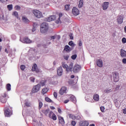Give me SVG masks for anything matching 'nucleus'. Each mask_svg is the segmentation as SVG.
<instances>
[{"label": "nucleus", "mask_w": 126, "mask_h": 126, "mask_svg": "<svg viewBox=\"0 0 126 126\" xmlns=\"http://www.w3.org/2000/svg\"><path fill=\"white\" fill-rule=\"evenodd\" d=\"M69 37L71 40H73V36H72V34H69Z\"/></svg>", "instance_id": "603ef678"}, {"label": "nucleus", "mask_w": 126, "mask_h": 126, "mask_svg": "<svg viewBox=\"0 0 126 126\" xmlns=\"http://www.w3.org/2000/svg\"><path fill=\"white\" fill-rule=\"evenodd\" d=\"M32 71H36V72H39L40 71L37 66V64L34 63L32 68Z\"/></svg>", "instance_id": "4468645a"}, {"label": "nucleus", "mask_w": 126, "mask_h": 126, "mask_svg": "<svg viewBox=\"0 0 126 126\" xmlns=\"http://www.w3.org/2000/svg\"><path fill=\"white\" fill-rule=\"evenodd\" d=\"M78 45L79 46V47H81V46H82V41H81V40H80L79 41Z\"/></svg>", "instance_id": "8fccbe9b"}, {"label": "nucleus", "mask_w": 126, "mask_h": 126, "mask_svg": "<svg viewBox=\"0 0 126 126\" xmlns=\"http://www.w3.org/2000/svg\"><path fill=\"white\" fill-rule=\"evenodd\" d=\"M5 117H10L12 115V109L6 108L4 110Z\"/></svg>", "instance_id": "39448f33"}, {"label": "nucleus", "mask_w": 126, "mask_h": 126, "mask_svg": "<svg viewBox=\"0 0 126 126\" xmlns=\"http://www.w3.org/2000/svg\"><path fill=\"white\" fill-rule=\"evenodd\" d=\"M93 99L96 102H98V101H99V94H94L93 96Z\"/></svg>", "instance_id": "4be33fe9"}, {"label": "nucleus", "mask_w": 126, "mask_h": 126, "mask_svg": "<svg viewBox=\"0 0 126 126\" xmlns=\"http://www.w3.org/2000/svg\"><path fill=\"white\" fill-rule=\"evenodd\" d=\"M49 29V25L47 23H42L40 25V32L46 33Z\"/></svg>", "instance_id": "f257e3e1"}, {"label": "nucleus", "mask_w": 126, "mask_h": 126, "mask_svg": "<svg viewBox=\"0 0 126 126\" xmlns=\"http://www.w3.org/2000/svg\"><path fill=\"white\" fill-rule=\"evenodd\" d=\"M79 126H89V122L86 121H80L79 123Z\"/></svg>", "instance_id": "ddd939ff"}, {"label": "nucleus", "mask_w": 126, "mask_h": 126, "mask_svg": "<svg viewBox=\"0 0 126 126\" xmlns=\"http://www.w3.org/2000/svg\"><path fill=\"white\" fill-rule=\"evenodd\" d=\"M63 66L64 68L66 69L67 72H71L73 69V63H69V66L66 64H63Z\"/></svg>", "instance_id": "f03ea898"}, {"label": "nucleus", "mask_w": 126, "mask_h": 126, "mask_svg": "<svg viewBox=\"0 0 126 126\" xmlns=\"http://www.w3.org/2000/svg\"><path fill=\"white\" fill-rule=\"evenodd\" d=\"M71 125L72 126H75L76 125V122H75V121H72L71 122Z\"/></svg>", "instance_id": "79ce46f5"}, {"label": "nucleus", "mask_w": 126, "mask_h": 126, "mask_svg": "<svg viewBox=\"0 0 126 126\" xmlns=\"http://www.w3.org/2000/svg\"><path fill=\"white\" fill-rule=\"evenodd\" d=\"M72 13L75 16H77L79 14V10L76 7H73L72 9Z\"/></svg>", "instance_id": "6e6552de"}, {"label": "nucleus", "mask_w": 126, "mask_h": 126, "mask_svg": "<svg viewBox=\"0 0 126 126\" xmlns=\"http://www.w3.org/2000/svg\"><path fill=\"white\" fill-rule=\"evenodd\" d=\"M96 65L99 66V67H102L103 66V61H102V60L98 59L96 60Z\"/></svg>", "instance_id": "f3484780"}, {"label": "nucleus", "mask_w": 126, "mask_h": 126, "mask_svg": "<svg viewBox=\"0 0 126 126\" xmlns=\"http://www.w3.org/2000/svg\"><path fill=\"white\" fill-rule=\"evenodd\" d=\"M15 8L16 9V10H19L20 9V7L18 5H16L15 6Z\"/></svg>", "instance_id": "09e8293b"}, {"label": "nucleus", "mask_w": 126, "mask_h": 126, "mask_svg": "<svg viewBox=\"0 0 126 126\" xmlns=\"http://www.w3.org/2000/svg\"><path fill=\"white\" fill-rule=\"evenodd\" d=\"M22 19H23V22H24L25 23H29V20H28V19L27 18H26V17H25V16L22 17Z\"/></svg>", "instance_id": "393cba45"}, {"label": "nucleus", "mask_w": 126, "mask_h": 126, "mask_svg": "<svg viewBox=\"0 0 126 126\" xmlns=\"http://www.w3.org/2000/svg\"><path fill=\"white\" fill-rule=\"evenodd\" d=\"M58 118L59 121V124H60V125H61L62 126H63V125H64L65 124L64 119H63V117L61 116H58Z\"/></svg>", "instance_id": "9b49d317"}, {"label": "nucleus", "mask_w": 126, "mask_h": 126, "mask_svg": "<svg viewBox=\"0 0 126 126\" xmlns=\"http://www.w3.org/2000/svg\"><path fill=\"white\" fill-rule=\"evenodd\" d=\"M82 6H83V0H80L78 4V7L79 8H81Z\"/></svg>", "instance_id": "cd10ccee"}, {"label": "nucleus", "mask_w": 126, "mask_h": 126, "mask_svg": "<svg viewBox=\"0 0 126 126\" xmlns=\"http://www.w3.org/2000/svg\"><path fill=\"white\" fill-rule=\"evenodd\" d=\"M63 16V14L62 13H59V20H61V17Z\"/></svg>", "instance_id": "5fc2aeb1"}, {"label": "nucleus", "mask_w": 126, "mask_h": 126, "mask_svg": "<svg viewBox=\"0 0 126 126\" xmlns=\"http://www.w3.org/2000/svg\"><path fill=\"white\" fill-rule=\"evenodd\" d=\"M40 89H41V84H38L35 86H33L32 90V93H37V92H39V91H40Z\"/></svg>", "instance_id": "7ed1b4c3"}, {"label": "nucleus", "mask_w": 126, "mask_h": 126, "mask_svg": "<svg viewBox=\"0 0 126 126\" xmlns=\"http://www.w3.org/2000/svg\"><path fill=\"white\" fill-rule=\"evenodd\" d=\"M50 112V109H42L41 110V112L45 115L46 117L48 116V114H49Z\"/></svg>", "instance_id": "6ab92c4d"}, {"label": "nucleus", "mask_w": 126, "mask_h": 126, "mask_svg": "<svg viewBox=\"0 0 126 126\" xmlns=\"http://www.w3.org/2000/svg\"><path fill=\"white\" fill-rule=\"evenodd\" d=\"M0 2H6L7 0H0Z\"/></svg>", "instance_id": "bf43d9fd"}, {"label": "nucleus", "mask_w": 126, "mask_h": 126, "mask_svg": "<svg viewBox=\"0 0 126 126\" xmlns=\"http://www.w3.org/2000/svg\"><path fill=\"white\" fill-rule=\"evenodd\" d=\"M54 96L55 97V99H57L58 98V93L57 92H55L53 93Z\"/></svg>", "instance_id": "c03bdc74"}, {"label": "nucleus", "mask_w": 126, "mask_h": 126, "mask_svg": "<svg viewBox=\"0 0 126 126\" xmlns=\"http://www.w3.org/2000/svg\"><path fill=\"white\" fill-rule=\"evenodd\" d=\"M71 78H74V75H72L71 76Z\"/></svg>", "instance_id": "338daca9"}, {"label": "nucleus", "mask_w": 126, "mask_h": 126, "mask_svg": "<svg viewBox=\"0 0 126 126\" xmlns=\"http://www.w3.org/2000/svg\"><path fill=\"white\" fill-rule=\"evenodd\" d=\"M54 112H53V111H49V112L48 113V117L49 118H50V119H51L52 118V116H53L54 115Z\"/></svg>", "instance_id": "c9c22d12"}, {"label": "nucleus", "mask_w": 126, "mask_h": 126, "mask_svg": "<svg viewBox=\"0 0 126 126\" xmlns=\"http://www.w3.org/2000/svg\"><path fill=\"white\" fill-rule=\"evenodd\" d=\"M49 89H48V88H43L41 91V93L43 94V95H45V94H46V93H47Z\"/></svg>", "instance_id": "b1692460"}, {"label": "nucleus", "mask_w": 126, "mask_h": 126, "mask_svg": "<svg viewBox=\"0 0 126 126\" xmlns=\"http://www.w3.org/2000/svg\"><path fill=\"white\" fill-rule=\"evenodd\" d=\"M64 59L66 60V61H68V59L69 58V56L68 55H66V56H63Z\"/></svg>", "instance_id": "a18cd8bd"}, {"label": "nucleus", "mask_w": 126, "mask_h": 126, "mask_svg": "<svg viewBox=\"0 0 126 126\" xmlns=\"http://www.w3.org/2000/svg\"><path fill=\"white\" fill-rule=\"evenodd\" d=\"M7 96V94L6 93H4L3 95H2L1 97H3V98H5Z\"/></svg>", "instance_id": "864d4df0"}, {"label": "nucleus", "mask_w": 126, "mask_h": 126, "mask_svg": "<svg viewBox=\"0 0 126 126\" xmlns=\"http://www.w3.org/2000/svg\"><path fill=\"white\" fill-rule=\"evenodd\" d=\"M120 56L121 58H126V51L123 49H121Z\"/></svg>", "instance_id": "dca6fc26"}, {"label": "nucleus", "mask_w": 126, "mask_h": 126, "mask_svg": "<svg viewBox=\"0 0 126 126\" xmlns=\"http://www.w3.org/2000/svg\"><path fill=\"white\" fill-rule=\"evenodd\" d=\"M33 14L37 18H42L43 17V14L41 11L38 10H33L32 11Z\"/></svg>", "instance_id": "20e7f679"}, {"label": "nucleus", "mask_w": 126, "mask_h": 126, "mask_svg": "<svg viewBox=\"0 0 126 126\" xmlns=\"http://www.w3.org/2000/svg\"><path fill=\"white\" fill-rule=\"evenodd\" d=\"M114 82H118L119 81V76H118L117 73L115 72L114 75L113 76Z\"/></svg>", "instance_id": "aec40b11"}, {"label": "nucleus", "mask_w": 126, "mask_h": 126, "mask_svg": "<svg viewBox=\"0 0 126 126\" xmlns=\"http://www.w3.org/2000/svg\"><path fill=\"white\" fill-rule=\"evenodd\" d=\"M46 82H47V80H45L43 82H40V84H41V86H45V83H46Z\"/></svg>", "instance_id": "ea45409f"}, {"label": "nucleus", "mask_w": 126, "mask_h": 126, "mask_svg": "<svg viewBox=\"0 0 126 126\" xmlns=\"http://www.w3.org/2000/svg\"><path fill=\"white\" fill-rule=\"evenodd\" d=\"M56 39V36H51V40H55Z\"/></svg>", "instance_id": "052dcab7"}, {"label": "nucleus", "mask_w": 126, "mask_h": 126, "mask_svg": "<svg viewBox=\"0 0 126 126\" xmlns=\"http://www.w3.org/2000/svg\"><path fill=\"white\" fill-rule=\"evenodd\" d=\"M51 109L52 110H55V107H54V106H51Z\"/></svg>", "instance_id": "0e129e2a"}, {"label": "nucleus", "mask_w": 126, "mask_h": 126, "mask_svg": "<svg viewBox=\"0 0 126 126\" xmlns=\"http://www.w3.org/2000/svg\"><path fill=\"white\" fill-rule=\"evenodd\" d=\"M0 101L3 103H6V98H5V97L1 96L0 98Z\"/></svg>", "instance_id": "bb28decb"}, {"label": "nucleus", "mask_w": 126, "mask_h": 126, "mask_svg": "<svg viewBox=\"0 0 126 126\" xmlns=\"http://www.w3.org/2000/svg\"><path fill=\"white\" fill-rule=\"evenodd\" d=\"M23 43H26V44H30V43H32V41L28 38L27 37H25L23 38Z\"/></svg>", "instance_id": "a211bd4d"}, {"label": "nucleus", "mask_w": 126, "mask_h": 126, "mask_svg": "<svg viewBox=\"0 0 126 126\" xmlns=\"http://www.w3.org/2000/svg\"><path fill=\"white\" fill-rule=\"evenodd\" d=\"M81 69V66L78 65V64H76L74 65L73 71L74 73H77V72H79L80 71V70Z\"/></svg>", "instance_id": "423d86ee"}, {"label": "nucleus", "mask_w": 126, "mask_h": 126, "mask_svg": "<svg viewBox=\"0 0 126 126\" xmlns=\"http://www.w3.org/2000/svg\"><path fill=\"white\" fill-rule=\"evenodd\" d=\"M117 20L118 24H122L124 22V15H120L118 16Z\"/></svg>", "instance_id": "1a4fd4ad"}, {"label": "nucleus", "mask_w": 126, "mask_h": 126, "mask_svg": "<svg viewBox=\"0 0 126 126\" xmlns=\"http://www.w3.org/2000/svg\"><path fill=\"white\" fill-rule=\"evenodd\" d=\"M123 113L126 114V108L123 109Z\"/></svg>", "instance_id": "680f3d73"}, {"label": "nucleus", "mask_w": 126, "mask_h": 126, "mask_svg": "<svg viewBox=\"0 0 126 126\" xmlns=\"http://www.w3.org/2000/svg\"><path fill=\"white\" fill-rule=\"evenodd\" d=\"M42 107H43V102L38 100V109L41 110Z\"/></svg>", "instance_id": "c756f323"}, {"label": "nucleus", "mask_w": 126, "mask_h": 126, "mask_svg": "<svg viewBox=\"0 0 126 126\" xmlns=\"http://www.w3.org/2000/svg\"><path fill=\"white\" fill-rule=\"evenodd\" d=\"M124 30H125V33H126V26L125 27Z\"/></svg>", "instance_id": "774afa93"}, {"label": "nucleus", "mask_w": 126, "mask_h": 126, "mask_svg": "<svg viewBox=\"0 0 126 126\" xmlns=\"http://www.w3.org/2000/svg\"><path fill=\"white\" fill-rule=\"evenodd\" d=\"M109 4H110V3L109 2L105 1L103 2L101 5L102 9L103 10H107V9H108V7H109Z\"/></svg>", "instance_id": "9d476101"}, {"label": "nucleus", "mask_w": 126, "mask_h": 126, "mask_svg": "<svg viewBox=\"0 0 126 126\" xmlns=\"http://www.w3.org/2000/svg\"><path fill=\"white\" fill-rule=\"evenodd\" d=\"M45 100L46 101V102H48V103H52V102H53V101H52L51 100V99L48 97H46L45 98Z\"/></svg>", "instance_id": "72a5a7b5"}, {"label": "nucleus", "mask_w": 126, "mask_h": 126, "mask_svg": "<svg viewBox=\"0 0 126 126\" xmlns=\"http://www.w3.org/2000/svg\"><path fill=\"white\" fill-rule=\"evenodd\" d=\"M68 102H69V100L66 99V100H64V104H67V103H68Z\"/></svg>", "instance_id": "13d9d810"}, {"label": "nucleus", "mask_w": 126, "mask_h": 126, "mask_svg": "<svg viewBox=\"0 0 126 126\" xmlns=\"http://www.w3.org/2000/svg\"><path fill=\"white\" fill-rule=\"evenodd\" d=\"M7 7L9 11H10L11 10H12V8H13L12 4L8 5L7 6Z\"/></svg>", "instance_id": "f704fd0d"}, {"label": "nucleus", "mask_w": 126, "mask_h": 126, "mask_svg": "<svg viewBox=\"0 0 126 126\" xmlns=\"http://www.w3.org/2000/svg\"><path fill=\"white\" fill-rule=\"evenodd\" d=\"M12 15H14V16H15V17H16V18L17 19L19 18L18 12H17V11H14L12 13Z\"/></svg>", "instance_id": "473e14b6"}, {"label": "nucleus", "mask_w": 126, "mask_h": 126, "mask_svg": "<svg viewBox=\"0 0 126 126\" xmlns=\"http://www.w3.org/2000/svg\"><path fill=\"white\" fill-rule=\"evenodd\" d=\"M76 58H77V55L76 54H74L71 56L72 60H75Z\"/></svg>", "instance_id": "58836bf2"}, {"label": "nucleus", "mask_w": 126, "mask_h": 126, "mask_svg": "<svg viewBox=\"0 0 126 126\" xmlns=\"http://www.w3.org/2000/svg\"><path fill=\"white\" fill-rule=\"evenodd\" d=\"M58 113H59V114H62V109H61V108H58Z\"/></svg>", "instance_id": "6e6d98bb"}, {"label": "nucleus", "mask_w": 126, "mask_h": 126, "mask_svg": "<svg viewBox=\"0 0 126 126\" xmlns=\"http://www.w3.org/2000/svg\"><path fill=\"white\" fill-rule=\"evenodd\" d=\"M69 99L73 103H76V98H75L74 95H71Z\"/></svg>", "instance_id": "5701e85b"}, {"label": "nucleus", "mask_w": 126, "mask_h": 126, "mask_svg": "<svg viewBox=\"0 0 126 126\" xmlns=\"http://www.w3.org/2000/svg\"><path fill=\"white\" fill-rule=\"evenodd\" d=\"M57 74L59 76L63 75V67L60 66L57 69Z\"/></svg>", "instance_id": "2eb2a0df"}, {"label": "nucleus", "mask_w": 126, "mask_h": 126, "mask_svg": "<svg viewBox=\"0 0 126 126\" xmlns=\"http://www.w3.org/2000/svg\"><path fill=\"white\" fill-rule=\"evenodd\" d=\"M36 31V29L35 28H32V32H34V31Z\"/></svg>", "instance_id": "e2e57ef3"}, {"label": "nucleus", "mask_w": 126, "mask_h": 126, "mask_svg": "<svg viewBox=\"0 0 126 126\" xmlns=\"http://www.w3.org/2000/svg\"><path fill=\"white\" fill-rule=\"evenodd\" d=\"M122 42L123 44H126V37H123L122 39Z\"/></svg>", "instance_id": "a19ab883"}, {"label": "nucleus", "mask_w": 126, "mask_h": 126, "mask_svg": "<svg viewBox=\"0 0 126 126\" xmlns=\"http://www.w3.org/2000/svg\"><path fill=\"white\" fill-rule=\"evenodd\" d=\"M26 106H27V107H30V103H29V102H26Z\"/></svg>", "instance_id": "4d7b16f0"}, {"label": "nucleus", "mask_w": 126, "mask_h": 126, "mask_svg": "<svg viewBox=\"0 0 126 126\" xmlns=\"http://www.w3.org/2000/svg\"><path fill=\"white\" fill-rule=\"evenodd\" d=\"M112 91H113V90H112L111 89H107L104 91V93L108 94V93H110V92H112Z\"/></svg>", "instance_id": "7c9ffc66"}, {"label": "nucleus", "mask_w": 126, "mask_h": 126, "mask_svg": "<svg viewBox=\"0 0 126 126\" xmlns=\"http://www.w3.org/2000/svg\"><path fill=\"white\" fill-rule=\"evenodd\" d=\"M44 20L45 21H48V22L54 21V20H56V16L54 15H51L47 18H45Z\"/></svg>", "instance_id": "0eeeda50"}, {"label": "nucleus", "mask_w": 126, "mask_h": 126, "mask_svg": "<svg viewBox=\"0 0 126 126\" xmlns=\"http://www.w3.org/2000/svg\"><path fill=\"white\" fill-rule=\"evenodd\" d=\"M51 119H52L53 121H57V115L54 113L53 116H52V118Z\"/></svg>", "instance_id": "e433bc0d"}, {"label": "nucleus", "mask_w": 126, "mask_h": 126, "mask_svg": "<svg viewBox=\"0 0 126 126\" xmlns=\"http://www.w3.org/2000/svg\"><path fill=\"white\" fill-rule=\"evenodd\" d=\"M31 79V81H32V82H35V78L32 77L30 78Z\"/></svg>", "instance_id": "de8ad7c7"}, {"label": "nucleus", "mask_w": 126, "mask_h": 126, "mask_svg": "<svg viewBox=\"0 0 126 126\" xmlns=\"http://www.w3.org/2000/svg\"><path fill=\"white\" fill-rule=\"evenodd\" d=\"M100 110L101 111V112L102 113H103V112H105V107L104 106H101L100 107Z\"/></svg>", "instance_id": "37998d69"}, {"label": "nucleus", "mask_w": 126, "mask_h": 126, "mask_svg": "<svg viewBox=\"0 0 126 126\" xmlns=\"http://www.w3.org/2000/svg\"><path fill=\"white\" fill-rule=\"evenodd\" d=\"M63 51H65V52H67V53H69V52L71 51V48H70L69 46L65 45L63 49Z\"/></svg>", "instance_id": "412c9836"}, {"label": "nucleus", "mask_w": 126, "mask_h": 126, "mask_svg": "<svg viewBox=\"0 0 126 126\" xmlns=\"http://www.w3.org/2000/svg\"><path fill=\"white\" fill-rule=\"evenodd\" d=\"M25 66H24V65H21L20 66V68L22 70H24V69H25Z\"/></svg>", "instance_id": "49530a36"}, {"label": "nucleus", "mask_w": 126, "mask_h": 126, "mask_svg": "<svg viewBox=\"0 0 126 126\" xmlns=\"http://www.w3.org/2000/svg\"><path fill=\"white\" fill-rule=\"evenodd\" d=\"M68 117L70 119H72V120H76V116H74L73 114H69Z\"/></svg>", "instance_id": "a878e982"}, {"label": "nucleus", "mask_w": 126, "mask_h": 126, "mask_svg": "<svg viewBox=\"0 0 126 126\" xmlns=\"http://www.w3.org/2000/svg\"><path fill=\"white\" fill-rule=\"evenodd\" d=\"M69 6H70V5H69V4H66L64 6V9H65V10H66V11H68V10H69Z\"/></svg>", "instance_id": "2f4dec72"}, {"label": "nucleus", "mask_w": 126, "mask_h": 126, "mask_svg": "<svg viewBox=\"0 0 126 126\" xmlns=\"http://www.w3.org/2000/svg\"><path fill=\"white\" fill-rule=\"evenodd\" d=\"M66 87H62V88L59 91V94L60 95H63L64 93H66Z\"/></svg>", "instance_id": "f8f14e48"}, {"label": "nucleus", "mask_w": 126, "mask_h": 126, "mask_svg": "<svg viewBox=\"0 0 126 126\" xmlns=\"http://www.w3.org/2000/svg\"><path fill=\"white\" fill-rule=\"evenodd\" d=\"M6 89L7 91H10L11 90V85L10 84H7L6 86Z\"/></svg>", "instance_id": "c85d7f7f"}, {"label": "nucleus", "mask_w": 126, "mask_h": 126, "mask_svg": "<svg viewBox=\"0 0 126 126\" xmlns=\"http://www.w3.org/2000/svg\"><path fill=\"white\" fill-rule=\"evenodd\" d=\"M122 63H124L125 64H126V58H124L122 60Z\"/></svg>", "instance_id": "3c124183"}, {"label": "nucleus", "mask_w": 126, "mask_h": 126, "mask_svg": "<svg viewBox=\"0 0 126 126\" xmlns=\"http://www.w3.org/2000/svg\"><path fill=\"white\" fill-rule=\"evenodd\" d=\"M68 45H69V46H71L72 47H74V46L75 45L74 44V43H73V41H69V42H68Z\"/></svg>", "instance_id": "4c0bfd02"}, {"label": "nucleus", "mask_w": 126, "mask_h": 126, "mask_svg": "<svg viewBox=\"0 0 126 126\" xmlns=\"http://www.w3.org/2000/svg\"><path fill=\"white\" fill-rule=\"evenodd\" d=\"M90 126H95V124H90Z\"/></svg>", "instance_id": "69168bd1"}]
</instances>
